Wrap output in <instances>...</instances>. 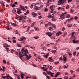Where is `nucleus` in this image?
<instances>
[{
	"instance_id": "7ed1b4c3",
	"label": "nucleus",
	"mask_w": 79,
	"mask_h": 79,
	"mask_svg": "<svg viewBox=\"0 0 79 79\" xmlns=\"http://www.w3.org/2000/svg\"><path fill=\"white\" fill-rule=\"evenodd\" d=\"M47 73L48 74H49V75H50L51 76V77H53V76H54V74H55V73H52L50 71H47Z\"/></svg>"
},
{
	"instance_id": "58836bf2",
	"label": "nucleus",
	"mask_w": 79,
	"mask_h": 79,
	"mask_svg": "<svg viewBox=\"0 0 79 79\" xmlns=\"http://www.w3.org/2000/svg\"><path fill=\"white\" fill-rule=\"evenodd\" d=\"M49 30H53V27H51L49 28Z\"/></svg>"
},
{
	"instance_id": "e433bc0d",
	"label": "nucleus",
	"mask_w": 79,
	"mask_h": 79,
	"mask_svg": "<svg viewBox=\"0 0 79 79\" xmlns=\"http://www.w3.org/2000/svg\"><path fill=\"white\" fill-rule=\"evenodd\" d=\"M70 17H71L70 15L68 14L67 15V16L66 17V18H70Z\"/></svg>"
},
{
	"instance_id": "2f4dec72",
	"label": "nucleus",
	"mask_w": 79,
	"mask_h": 79,
	"mask_svg": "<svg viewBox=\"0 0 79 79\" xmlns=\"http://www.w3.org/2000/svg\"><path fill=\"white\" fill-rule=\"evenodd\" d=\"M48 26H51V25H52V22H49L48 23Z\"/></svg>"
},
{
	"instance_id": "4d7b16f0",
	"label": "nucleus",
	"mask_w": 79,
	"mask_h": 79,
	"mask_svg": "<svg viewBox=\"0 0 79 79\" xmlns=\"http://www.w3.org/2000/svg\"><path fill=\"white\" fill-rule=\"evenodd\" d=\"M17 45L19 47H21V44H17Z\"/></svg>"
},
{
	"instance_id": "864d4df0",
	"label": "nucleus",
	"mask_w": 79,
	"mask_h": 79,
	"mask_svg": "<svg viewBox=\"0 0 79 79\" xmlns=\"http://www.w3.org/2000/svg\"><path fill=\"white\" fill-rule=\"evenodd\" d=\"M19 56H22V54H21V52H19Z\"/></svg>"
},
{
	"instance_id": "1a4fd4ad",
	"label": "nucleus",
	"mask_w": 79,
	"mask_h": 79,
	"mask_svg": "<svg viewBox=\"0 0 79 79\" xmlns=\"http://www.w3.org/2000/svg\"><path fill=\"white\" fill-rule=\"evenodd\" d=\"M18 20L19 21H21L23 19V17H22V16L21 15L19 16V19H18Z\"/></svg>"
},
{
	"instance_id": "9d476101",
	"label": "nucleus",
	"mask_w": 79,
	"mask_h": 79,
	"mask_svg": "<svg viewBox=\"0 0 79 79\" xmlns=\"http://www.w3.org/2000/svg\"><path fill=\"white\" fill-rule=\"evenodd\" d=\"M73 17H72L70 18L69 19H67V21H68V22H69V21H72V20H73Z\"/></svg>"
},
{
	"instance_id": "052dcab7",
	"label": "nucleus",
	"mask_w": 79,
	"mask_h": 79,
	"mask_svg": "<svg viewBox=\"0 0 79 79\" xmlns=\"http://www.w3.org/2000/svg\"><path fill=\"white\" fill-rule=\"evenodd\" d=\"M76 52H73L74 56H76Z\"/></svg>"
},
{
	"instance_id": "412c9836",
	"label": "nucleus",
	"mask_w": 79,
	"mask_h": 79,
	"mask_svg": "<svg viewBox=\"0 0 79 79\" xmlns=\"http://www.w3.org/2000/svg\"><path fill=\"white\" fill-rule=\"evenodd\" d=\"M66 2V0H62V2L61 3V4H63L64 3H65Z\"/></svg>"
},
{
	"instance_id": "c85d7f7f",
	"label": "nucleus",
	"mask_w": 79,
	"mask_h": 79,
	"mask_svg": "<svg viewBox=\"0 0 79 79\" xmlns=\"http://www.w3.org/2000/svg\"><path fill=\"white\" fill-rule=\"evenodd\" d=\"M52 27H53L54 29H56V26H55V24H52Z\"/></svg>"
},
{
	"instance_id": "aec40b11",
	"label": "nucleus",
	"mask_w": 79,
	"mask_h": 79,
	"mask_svg": "<svg viewBox=\"0 0 79 79\" xmlns=\"http://www.w3.org/2000/svg\"><path fill=\"white\" fill-rule=\"evenodd\" d=\"M24 74H21V76H20V77H21V79H24Z\"/></svg>"
},
{
	"instance_id": "49530a36",
	"label": "nucleus",
	"mask_w": 79,
	"mask_h": 79,
	"mask_svg": "<svg viewBox=\"0 0 79 79\" xmlns=\"http://www.w3.org/2000/svg\"><path fill=\"white\" fill-rule=\"evenodd\" d=\"M69 8V5H67L66 6V9H68Z\"/></svg>"
},
{
	"instance_id": "c03bdc74",
	"label": "nucleus",
	"mask_w": 79,
	"mask_h": 79,
	"mask_svg": "<svg viewBox=\"0 0 79 79\" xmlns=\"http://www.w3.org/2000/svg\"><path fill=\"white\" fill-rule=\"evenodd\" d=\"M49 69L50 70H52L53 69V67L50 66Z\"/></svg>"
},
{
	"instance_id": "774afa93",
	"label": "nucleus",
	"mask_w": 79,
	"mask_h": 79,
	"mask_svg": "<svg viewBox=\"0 0 79 79\" xmlns=\"http://www.w3.org/2000/svg\"><path fill=\"white\" fill-rule=\"evenodd\" d=\"M33 79H37V78H36V77H33Z\"/></svg>"
},
{
	"instance_id": "09e8293b",
	"label": "nucleus",
	"mask_w": 79,
	"mask_h": 79,
	"mask_svg": "<svg viewBox=\"0 0 79 79\" xmlns=\"http://www.w3.org/2000/svg\"><path fill=\"white\" fill-rule=\"evenodd\" d=\"M70 72H71V74H73V73H74V72L72 70H70Z\"/></svg>"
},
{
	"instance_id": "a18cd8bd",
	"label": "nucleus",
	"mask_w": 79,
	"mask_h": 79,
	"mask_svg": "<svg viewBox=\"0 0 79 79\" xmlns=\"http://www.w3.org/2000/svg\"><path fill=\"white\" fill-rule=\"evenodd\" d=\"M52 15H50L48 16V18H52Z\"/></svg>"
},
{
	"instance_id": "0e129e2a",
	"label": "nucleus",
	"mask_w": 79,
	"mask_h": 79,
	"mask_svg": "<svg viewBox=\"0 0 79 79\" xmlns=\"http://www.w3.org/2000/svg\"><path fill=\"white\" fill-rule=\"evenodd\" d=\"M73 11H74V10H73V9H72L70 11L71 13H73Z\"/></svg>"
},
{
	"instance_id": "de8ad7c7",
	"label": "nucleus",
	"mask_w": 79,
	"mask_h": 79,
	"mask_svg": "<svg viewBox=\"0 0 79 79\" xmlns=\"http://www.w3.org/2000/svg\"><path fill=\"white\" fill-rule=\"evenodd\" d=\"M63 59L64 61H66V57H64Z\"/></svg>"
},
{
	"instance_id": "cd10ccee",
	"label": "nucleus",
	"mask_w": 79,
	"mask_h": 79,
	"mask_svg": "<svg viewBox=\"0 0 79 79\" xmlns=\"http://www.w3.org/2000/svg\"><path fill=\"white\" fill-rule=\"evenodd\" d=\"M3 63L4 64H6V61L5 60H3Z\"/></svg>"
},
{
	"instance_id": "6e6552de",
	"label": "nucleus",
	"mask_w": 79,
	"mask_h": 79,
	"mask_svg": "<svg viewBox=\"0 0 79 79\" xmlns=\"http://www.w3.org/2000/svg\"><path fill=\"white\" fill-rule=\"evenodd\" d=\"M34 8L35 10H39V7L37 6H35Z\"/></svg>"
},
{
	"instance_id": "37998d69",
	"label": "nucleus",
	"mask_w": 79,
	"mask_h": 79,
	"mask_svg": "<svg viewBox=\"0 0 79 79\" xmlns=\"http://www.w3.org/2000/svg\"><path fill=\"white\" fill-rule=\"evenodd\" d=\"M68 65L67 66H66L65 65H64V68H68Z\"/></svg>"
},
{
	"instance_id": "72a5a7b5",
	"label": "nucleus",
	"mask_w": 79,
	"mask_h": 79,
	"mask_svg": "<svg viewBox=\"0 0 79 79\" xmlns=\"http://www.w3.org/2000/svg\"><path fill=\"white\" fill-rule=\"evenodd\" d=\"M61 40V39H58V40H57L56 41V42L57 43H58V42H59V41H60Z\"/></svg>"
},
{
	"instance_id": "473e14b6",
	"label": "nucleus",
	"mask_w": 79,
	"mask_h": 79,
	"mask_svg": "<svg viewBox=\"0 0 79 79\" xmlns=\"http://www.w3.org/2000/svg\"><path fill=\"white\" fill-rule=\"evenodd\" d=\"M67 34V32H65L64 34L63 35V37H64Z\"/></svg>"
},
{
	"instance_id": "680f3d73",
	"label": "nucleus",
	"mask_w": 79,
	"mask_h": 79,
	"mask_svg": "<svg viewBox=\"0 0 79 79\" xmlns=\"http://www.w3.org/2000/svg\"><path fill=\"white\" fill-rule=\"evenodd\" d=\"M74 37H75V36H71V39H73V38H74Z\"/></svg>"
},
{
	"instance_id": "7c9ffc66",
	"label": "nucleus",
	"mask_w": 79,
	"mask_h": 79,
	"mask_svg": "<svg viewBox=\"0 0 79 79\" xmlns=\"http://www.w3.org/2000/svg\"><path fill=\"white\" fill-rule=\"evenodd\" d=\"M34 29L35 31H38L39 30V28H38L37 27H35Z\"/></svg>"
},
{
	"instance_id": "9b49d317",
	"label": "nucleus",
	"mask_w": 79,
	"mask_h": 79,
	"mask_svg": "<svg viewBox=\"0 0 79 79\" xmlns=\"http://www.w3.org/2000/svg\"><path fill=\"white\" fill-rule=\"evenodd\" d=\"M20 40H19V41H23V40H26V38L25 37H22V38H20Z\"/></svg>"
},
{
	"instance_id": "423d86ee",
	"label": "nucleus",
	"mask_w": 79,
	"mask_h": 79,
	"mask_svg": "<svg viewBox=\"0 0 79 79\" xmlns=\"http://www.w3.org/2000/svg\"><path fill=\"white\" fill-rule=\"evenodd\" d=\"M61 34H62V32H61V31H59L56 33V36H58V35H60Z\"/></svg>"
},
{
	"instance_id": "bb28decb",
	"label": "nucleus",
	"mask_w": 79,
	"mask_h": 79,
	"mask_svg": "<svg viewBox=\"0 0 79 79\" xmlns=\"http://www.w3.org/2000/svg\"><path fill=\"white\" fill-rule=\"evenodd\" d=\"M7 52H10V50H9V48H5Z\"/></svg>"
},
{
	"instance_id": "ddd939ff",
	"label": "nucleus",
	"mask_w": 79,
	"mask_h": 79,
	"mask_svg": "<svg viewBox=\"0 0 79 79\" xmlns=\"http://www.w3.org/2000/svg\"><path fill=\"white\" fill-rule=\"evenodd\" d=\"M48 61H51V62H53V60H52V57H50L48 59Z\"/></svg>"
},
{
	"instance_id": "603ef678",
	"label": "nucleus",
	"mask_w": 79,
	"mask_h": 79,
	"mask_svg": "<svg viewBox=\"0 0 79 79\" xmlns=\"http://www.w3.org/2000/svg\"><path fill=\"white\" fill-rule=\"evenodd\" d=\"M67 13H68V12H65V13H63L62 14L64 15H66V14H67Z\"/></svg>"
},
{
	"instance_id": "79ce46f5",
	"label": "nucleus",
	"mask_w": 79,
	"mask_h": 79,
	"mask_svg": "<svg viewBox=\"0 0 79 79\" xmlns=\"http://www.w3.org/2000/svg\"><path fill=\"white\" fill-rule=\"evenodd\" d=\"M6 77H7V79H10L8 78V77H9V76H10V75H9V74H6Z\"/></svg>"
},
{
	"instance_id": "bf43d9fd",
	"label": "nucleus",
	"mask_w": 79,
	"mask_h": 79,
	"mask_svg": "<svg viewBox=\"0 0 79 79\" xmlns=\"http://www.w3.org/2000/svg\"><path fill=\"white\" fill-rule=\"evenodd\" d=\"M64 79H68L69 78L68 77H67L65 76L64 77Z\"/></svg>"
},
{
	"instance_id": "f8f14e48",
	"label": "nucleus",
	"mask_w": 79,
	"mask_h": 79,
	"mask_svg": "<svg viewBox=\"0 0 79 79\" xmlns=\"http://www.w3.org/2000/svg\"><path fill=\"white\" fill-rule=\"evenodd\" d=\"M60 72H57V73L55 76V77H58V76L60 75Z\"/></svg>"
},
{
	"instance_id": "0eeeda50",
	"label": "nucleus",
	"mask_w": 79,
	"mask_h": 79,
	"mask_svg": "<svg viewBox=\"0 0 79 79\" xmlns=\"http://www.w3.org/2000/svg\"><path fill=\"white\" fill-rule=\"evenodd\" d=\"M61 3H62V0H59L58 2V4H57L58 5H60L61 4Z\"/></svg>"
},
{
	"instance_id": "8fccbe9b",
	"label": "nucleus",
	"mask_w": 79,
	"mask_h": 79,
	"mask_svg": "<svg viewBox=\"0 0 79 79\" xmlns=\"http://www.w3.org/2000/svg\"><path fill=\"white\" fill-rule=\"evenodd\" d=\"M29 29H30V27H28L27 29V32H29Z\"/></svg>"
},
{
	"instance_id": "338daca9",
	"label": "nucleus",
	"mask_w": 79,
	"mask_h": 79,
	"mask_svg": "<svg viewBox=\"0 0 79 79\" xmlns=\"http://www.w3.org/2000/svg\"><path fill=\"white\" fill-rule=\"evenodd\" d=\"M39 19H41V18H42V16H40L38 17Z\"/></svg>"
},
{
	"instance_id": "ea45409f",
	"label": "nucleus",
	"mask_w": 79,
	"mask_h": 79,
	"mask_svg": "<svg viewBox=\"0 0 79 79\" xmlns=\"http://www.w3.org/2000/svg\"><path fill=\"white\" fill-rule=\"evenodd\" d=\"M74 34H75V32L74 31H73L72 33L71 36H73L74 35Z\"/></svg>"
},
{
	"instance_id": "f257e3e1",
	"label": "nucleus",
	"mask_w": 79,
	"mask_h": 79,
	"mask_svg": "<svg viewBox=\"0 0 79 79\" xmlns=\"http://www.w3.org/2000/svg\"><path fill=\"white\" fill-rule=\"evenodd\" d=\"M28 50L27 49H26L25 50L24 49V48H22L21 49V52H22V54H24L22 55V56H26V57L27 58V60H29L31 57H32V56L31 55H29V56H28V55H26L27 54L26 53H29V52H28Z\"/></svg>"
},
{
	"instance_id": "e2e57ef3",
	"label": "nucleus",
	"mask_w": 79,
	"mask_h": 79,
	"mask_svg": "<svg viewBox=\"0 0 79 79\" xmlns=\"http://www.w3.org/2000/svg\"><path fill=\"white\" fill-rule=\"evenodd\" d=\"M15 53L17 55H19V53L18 52H15Z\"/></svg>"
},
{
	"instance_id": "4be33fe9",
	"label": "nucleus",
	"mask_w": 79,
	"mask_h": 79,
	"mask_svg": "<svg viewBox=\"0 0 79 79\" xmlns=\"http://www.w3.org/2000/svg\"><path fill=\"white\" fill-rule=\"evenodd\" d=\"M17 13L19 15V14H20V13H21V11L20 10H18L17 11Z\"/></svg>"
},
{
	"instance_id": "dca6fc26",
	"label": "nucleus",
	"mask_w": 79,
	"mask_h": 79,
	"mask_svg": "<svg viewBox=\"0 0 79 79\" xmlns=\"http://www.w3.org/2000/svg\"><path fill=\"white\" fill-rule=\"evenodd\" d=\"M51 18H52V21H55V17H54V16H51Z\"/></svg>"
},
{
	"instance_id": "39448f33",
	"label": "nucleus",
	"mask_w": 79,
	"mask_h": 79,
	"mask_svg": "<svg viewBox=\"0 0 79 79\" xmlns=\"http://www.w3.org/2000/svg\"><path fill=\"white\" fill-rule=\"evenodd\" d=\"M46 34L48 35L49 37H51L52 35V32H48L46 33Z\"/></svg>"
},
{
	"instance_id": "c9c22d12",
	"label": "nucleus",
	"mask_w": 79,
	"mask_h": 79,
	"mask_svg": "<svg viewBox=\"0 0 79 79\" xmlns=\"http://www.w3.org/2000/svg\"><path fill=\"white\" fill-rule=\"evenodd\" d=\"M13 43H14V44H16V40H13Z\"/></svg>"
},
{
	"instance_id": "a211bd4d",
	"label": "nucleus",
	"mask_w": 79,
	"mask_h": 79,
	"mask_svg": "<svg viewBox=\"0 0 79 79\" xmlns=\"http://www.w3.org/2000/svg\"><path fill=\"white\" fill-rule=\"evenodd\" d=\"M71 26H72V24L70 23L67 25V27H71Z\"/></svg>"
},
{
	"instance_id": "4c0bfd02",
	"label": "nucleus",
	"mask_w": 79,
	"mask_h": 79,
	"mask_svg": "<svg viewBox=\"0 0 79 79\" xmlns=\"http://www.w3.org/2000/svg\"><path fill=\"white\" fill-rule=\"evenodd\" d=\"M34 39H39V36H36L35 37H34Z\"/></svg>"
},
{
	"instance_id": "f03ea898",
	"label": "nucleus",
	"mask_w": 79,
	"mask_h": 79,
	"mask_svg": "<svg viewBox=\"0 0 79 79\" xmlns=\"http://www.w3.org/2000/svg\"><path fill=\"white\" fill-rule=\"evenodd\" d=\"M19 8H20V10H22L23 11H26V9H25L24 6H22L21 5H20Z\"/></svg>"
},
{
	"instance_id": "13d9d810",
	"label": "nucleus",
	"mask_w": 79,
	"mask_h": 79,
	"mask_svg": "<svg viewBox=\"0 0 79 79\" xmlns=\"http://www.w3.org/2000/svg\"><path fill=\"white\" fill-rule=\"evenodd\" d=\"M15 4H12L11 5V6H12V7H15Z\"/></svg>"
},
{
	"instance_id": "c756f323",
	"label": "nucleus",
	"mask_w": 79,
	"mask_h": 79,
	"mask_svg": "<svg viewBox=\"0 0 79 79\" xmlns=\"http://www.w3.org/2000/svg\"><path fill=\"white\" fill-rule=\"evenodd\" d=\"M52 2V0H47V2L48 4L49 3V2Z\"/></svg>"
},
{
	"instance_id": "20e7f679",
	"label": "nucleus",
	"mask_w": 79,
	"mask_h": 79,
	"mask_svg": "<svg viewBox=\"0 0 79 79\" xmlns=\"http://www.w3.org/2000/svg\"><path fill=\"white\" fill-rule=\"evenodd\" d=\"M64 15H63L62 14L60 15V19H64Z\"/></svg>"
},
{
	"instance_id": "6e6d98bb",
	"label": "nucleus",
	"mask_w": 79,
	"mask_h": 79,
	"mask_svg": "<svg viewBox=\"0 0 79 79\" xmlns=\"http://www.w3.org/2000/svg\"><path fill=\"white\" fill-rule=\"evenodd\" d=\"M65 29V27H63V28L62 29V31H64V30Z\"/></svg>"
},
{
	"instance_id": "4468645a",
	"label": "nucleus",
	"mask_w": 79,
	"mask_h": 79,
	"mask_svg": "<svg viewBox=\"0 0 79 79\" xmlns=\"http://www.w3.org/2000/svg\"><path fill=\"white\" fill-rule=\"evenodd\" d=\"M48 56H49V53H48L47 54L44 55V58H48Z\"/></svg>"
},
{
	"instance_id": "b1692460",
	"label": "nucleus",
	"mask_w": 79,
	"mask_h": 79,
	"mask_svg": "<svg viewBox=\"0 0 79 79\" xmlns=\"http://www.w3.org/2000/svg\"><path fill=\"white\" fill-rule=\"evenodd\" d=\"M22 17H23V18L24 19H26V16H23V15H22Z\"/></svg>"
},
{
	"instance_id": "2eb2a0df",
	"label": "nucleus",
	"mask_w": 79,
	"mask_h": 79,
	"mask_svg": "<svg viewBox=\"0 0 79 79\" xmlns=\"http://www.w3.org/2000/svg\"><path fill=\"white\" fill-rule=\"evenodd\" d=\"M12 12L13 13V14H15V13H16V9H13L12 10Z\"/></svg>"
},
{
	"instance_id": "69168bd1",
	"label": "nucleus",
	"mask_w": 79,
	"mask_h": 79,
	"mask_svg": "<svg viewBox=\"0 0 79 79\" xmlns=\"http://www.w3.org/2000/svg\"><path fill=\"white\" fill-rule=\"evenodd\" d=\"M2 6H5V4H4V3H2Z\"/></svg>"
},
{
	"instance_id": "5701e85b",
	"label": "nucleus",
	"mask_w": 79,
	"mask_h": 79,
	"mask_svg": "<svg viewBox=\"0 0 79 79\" xmlns=\"http://www.w3.org/2000/svg\"><path fill=\"white\" fill-rule=\"evenodd\" d=\"M50 38L51 39H55V36H51Z\"/></svg>"
},
{
	"instance_id": "6ab92c4d",
	"label": "nucleus",
	"mask_w": 79,
	"mask_h": 79,
	"mask_svg": "<svg viewBox=\"0 0 79 79\" xmlns=\"http://www.w3.org/2000/svg\"><path fill=\"white\" fill-rule=\"evenodd\" d=\"M29 13V10H27V12L25 13H24L25 15H27V14H28Z\"/></svg>"
},
{
	"instance_id": "f704fd0d",
	"label": "nucleus",
	"mask_w": 79,
	"mask_h": 79,
	"mask_svg": "<svg viewBox=\"0 0 79 79\" xmlns=\"http://www.w3.org/2000/svg\"><path fill=\"white\" fill-rule=\"evenodd\" d=\"M5 45L6 47H10V46L8 45V44H7L6 43H5Z\"/></svg>"
},
{
	"instance_id": "5fc2aeb1",
	"label": "nucleus",
	"mask_w": 79,
	"mask_h": 79,
	"mask_svg": "<svg viewBox=\"0 0 79 79\" xmlns=\"http://www.w3.org/2000/svg\"><path fill=\"white\" fill-rule=\"evenodd\" d=\"M54 63L55 64H58V63H59V61L55 62Z\"/></svg>"
},
{
	"instance_id": "393cba45",
	"label": "nucleus",
	"mask_w": 79,
	"mask_h": 79,
	"mask_svg": "<svg viewBox=\"0 0 79 79\" xmlns=\"http://www.w3.org/2000/svg\"><path fill=\"white\" fill-rule=\"evenodd\" d=\"M2 71H3V72H4V71H5V69H6V68H5V66H3L2 67Z\"/></svg>"
},
{
	"instance_id": "f3484780",
	"label": "nucleus",
	"mask_w": 79,
	"mask_h": 79,
	"mask_svg": "<svg viewBox=\"0 0 79 79\" xmlns=\"http://www.w3.org/2000/svg\"><path fill=\"white\" fill-rule=\"evenodd\" d=\"M32 16H37V14L36 13H35L34 12H32Z\"/></svg>"
},
{
	"instance_id": "3c124183",
	"label": "nucleus",
	"mask_w": 79,
	"mask_h": 79,
	"mask_svg": "<svg viewBox=\"0 0 79 79\" xmlns=\"http://www.w3.org/2000/svg\"><path fill=\"white\" fill-rule=\"evenodd\" d=\"M29 47H30V45H27L25 46V47H28V48H29Z\"/></svg>"
},
{
	"instance_id": "a878e982",
	"label": "nucleus",
	"mask_w": 79,
	"mask_h": 79,
	"mask_svg": "<svg viewBox=\"0 0 79 79\" xmlns=\"http://www.w3.org/2000/svg\"><path fill=\"white\" fill-rule=\"evenodd\" d=\"M37 58H38V60L40 59V60L41 61L42 60V59L41 58H40V56H39L37 57Z\"/></svg>"
},
{
	"instance_id": "a19ab883",
	"label": "nucleus",
	"mask_w": 79,
	"mask_h": 79,
	"mask_svg": "<svg viewBox=\"0 0 79 79\" xmlns=\"http://www.w3.org/2000/svg\"><path fill=\"white\" fill-rule=\"evenodd\" d=\"M74 19L75 20H77L78 19V17L77 16H75L74 17Z\"/></svg>"
}]
</instances>
